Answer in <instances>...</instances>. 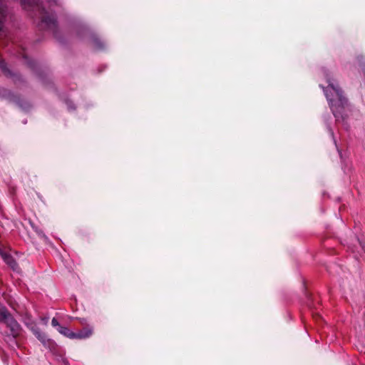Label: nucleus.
Wrapping results in <instances>:
<instances>
[{"instance_id":"1","label":"nucleus","mask_w":365,"mask_h":365,"mask_svg":"<svg viewBox=\"0 0 365 365\" xmlns=\"http://www.w3.org/2000/svg\"><path fill=\"white\" fill-rule=\"evenodd\" d=\"M325 78L327 86L324 87L320 85V86L324 92L336 120L337 121H339L340 119L344 120L345 118L347 116V113L351 110L347 100L343 96L342 91L339 88L337 83L328 75L326 76Z\"/></svg>"},{"instance_id":"2","label":"nucleus","mask_w":365,"mask_h":365,"mask_svg":"<svg viewBox=\"0 0 365 365\" xmlns=\"http://www.w3.org/2000/svg\"><path fill=\"white\" fill-rule=\"evenodd\" d=\"M22 6L25 9H31L32 10L37 11L39 14V18L41 19V23L45 24L48 28L56 26V19L53 14H50L41 6L37 0H21Z\"/></svg>"},{"instance_id":"3","label":"nucleus","mask_w":365,"mask_h":365,"mask_svg":"<svg viewBox=\"0 0 365 365\" xmlns=\"http://www.w3.org/2000/svg\"><path fill=\"white\" fill-rule=\"evenodd\" d=\"M27 326L30 328L31 331L36 336V337L43 344L44 346L49 349H53L55 346V343L50 339H48L46 335L40 331L39 329L35 325L29 324Z\"/></svg>"},{"instance_id":"4","label":"nucleus","mask_w":365,"mask_h":365,"mask_svg":"<svg viewBox=\"0 0 365 365\" xmlns=\"http://www.w3.org/2000/svg\"><path fill=\"white\" fill-rule=\"evenodd\" d=\"M4 322L6 326L10 329L11 334L14 337H16L20 334L21 327L19 323L10 315L8 312L6 317L5 318Z\"/></svg>"},{"instance_id":"5","label":"nucleus","mask_w":365,"mask_h":365,"mask_svg":"<svg viewBox=\"0 0 365 365\" xmlns=\"http://www.w3.org/2000/svg\"><path fill=\"white\" fill-rule=\"evenodd\" d=\"M0 255L3 258L4 261L9 267H11V268L13 270H14V271L17 270V269H18L17 264L12 256H11L9 254L6 252L5 251H3L1 248H0Z\"/></svg>"},{"instance_id":"6","label":"nucleus","mask_w":365,"mask_h":365,"mask_svg":"<svg viewBox=\"0 0 365 365\" xmlns=\"http://www.w3.org/2000/svg\"><path fill=\"white\" fill-rule=\"evenodd\" d=\"M93 334V329L91 327H85L82 330L76 332L75 339H84L91 336Z\"/></svg>"},{"instance_id":"7","label":"nucleus","mask_w":365,"mask_h":365,"mask_svg":"<svg viewBox=\"0 0 365 365\" xmlns=\"http://www.w3.org/2000/svg\"><path fill=\"white\" fill-rule=\"evenodd\" d=\"M58 331L65 336L67 338H69V339H75V336H76V332L71 331V329H69L68 328L66 327H59V328H58Z\"/></svg>"},{"instance_id":"8","label":"nucleus","mask_w":365,"mask_h":365,"mask_svg":"<svg viewBox=\"0 0 365 365\" xmlns=\"http://www.w3.org/2000/svg\"><path fill=\"white\" fill-rule=\"evenodd\" d=\"M7 14V9L5 4L0 0V30L3 28V24Z\"/></svg>"},{"instance_id":"9","label":"nucleus","mask_w":365,"mask_h":365,"mask_svg":"<svg viewBox=\"0 0 365 365\" xmlns=\"http://www.w3.org/2000/svg\"><path fill=\"white\" fill-rule=\"evenodd\" d=\"M7 314H8V312L5 309L0 310V322L2 321L4 322Z\"/></svg>"},{"instance_id":"10","label":"nucleus","mask_w":365,"mask_h":365,"mask_svg":"<svg viewBox=\"0 0 365 365\" xmlns=\"http://www.w3.org/2000/svg\"><path fill=\"white\" fill-rule=\"evenodd\" d=\"M93 44L97 48H101L103 47L101 40L97 38L93 39Z\"/></svg>"},{"instance_id":"11","label":"nucleus","mask_w":365,"mask_h":365,"mask_svg":"<svg viewBox=\"0 0 365 365\" xmlns=\"http://www.w3.org/2000/svg\"><path fill=\"white\" fill-rule=\"evenodd\" d=\"M0 68H1V70L3 71H4L5 73L7 71V69H6V63L1 59V58L0 57Z\"/></svg>"},{"instance_id":"12","label":"nucleus","mask_w":365,"mask_h":365,"mask_svg":"<svg viewBox=\"0 0 365 365\" xmlns=\"http://www.w3.org/2000/svg\"><path fill=\"white\" fill-rule=\"evenodd\" d=\"M51 325L53 327H56L57 329L59 328V327H61V325L59 324L58 320L56 318H53L51 320Z\"/></svg>"},{"instance_id":"13","label":"nucleus","mask_w":365,"mask_h":365,"mask_svg":"<svg viewBox=\"0 0 365 365\" xmlns=\"http://www.w3.org/2000/svg\"><path fill=\"white\" fill-rule=\"evenodd\" d=\"M41 320L43 321L44 324H47L48 319L47 317L42 318Z\"/></svg>"},{"instance_id":"14","label":"nucleus","mask_w":365,"mask_h":365,"mask_svg":"<svg viewBox=\"0 0 365 365\" xmlns=\"http://www.w3.org/2000/svg\"><path fill=\"white\" fill-rule=\"evenodd\" d=\"M51 1H53L55 4H57V0H51Z\"/></svg>"}]
</instances>
